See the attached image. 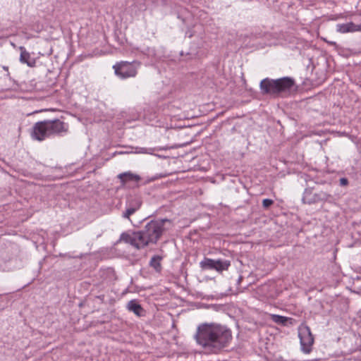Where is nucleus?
<instances>
[{"label": "nucleus", "mask_w": 361, "mask_h": 361, "mask_svg": "<svg viewBox=\"0 0 361 361\" xmlns=\"http://www.w3.org/2000/svg\"><path fill=\"white\" fill-rule=\"evenodd\" d=\"M336 31L341 33L361 31V25H356L352 22L336 25Z\"/></svg>", "instance_id": "obj_9"}, {"label": "nucleus", "mask_w": 361, "mask_h": 361, "mask_svg": "<svg viewBox=\"0 0 361 361\" xmlns=\"http://www.w3.org/2000/svg\"><path fill=\"white\" fill-rule=\"evenodd\" d=\"M31 136L34 140L43 141L51 137L45 120L35 123L32 127Z\"/></svg>", "instance_id": "obj_8"}, {"label": "nucleus", "mask_w": 361, "mask_h": 361, "mask_svg": "<svg viewBox=\"0 0 361 361\" xmlns=\"http://www.w3.org/2000/svg\"><path fill=\"white\" fill-rule=\"evenodd\" d=\"M19 49L20 51V61L22 63H26L29 67H34L36 61L31 58L30 53L26 51L24 47H20Z\"/></svg>", "instance_id": "obj_10"}, {"label": "nucleus", "mask_w": 361, "mask_h": 361, "mask_svg": "<svg viewBox=\"0 0 361 361\" xmlns=\"http://www.w3.org/2000/svg\"><path fill=\"white\" fill-rule=\"evenodd\" d=\"M118 177L123 183L128 181L137 182L140 180V177L138 175L134 174L131 172L120 173Z\"/></svg>", "instance_id": "obj_12"}, {"label": "nucleus", "mask_w": 361, "mask_h": 361, "mask_svg": "<svg viewBox=\"0 0 361 361\" xmlns=\"http://www.w3.org/2000/svg\"><path fill=\"white\" fill-rule=\"evenodd\" d=\"M230 266L231 262L228 260L221 259H215V270L218 272H221L223 271L227 270Z\"/></svg>", "instance_id": "obj_13"}, {"label": "nucleus", "mask_w": 361, "mask_h": 361, "mask_svg": "<svg viewBox=\"0 0 361 361\" xmlns=\"http://www.w3.org/2000/svg\"><path fill=\"white\" fill-rule=\"evenodd\" d=\"M127 308L130 312H133L138 317L144 316L145 311L143 308L135 300L129 301L127 305Z\"/></svg>", "instance_id": "obj_11"}, {"label": "nucleus", "mask_w": 361, "mask_h": 361, "mask_svg": "<svg viewBox=\"0 0 361 361\" xmlns=\"http://www.w3.org/2000/svg\"><path fill=\"white\" fill-rule=\"evenodd\" d=\"M299 337L301 345V350L305 353H310L312 350V345L314 343V338L308 326L300 329Z\"/></svg>", "instance_id": "obj_7"}, {"label": "nucleus", "mask_w": 361, "mask_h": 361, "mask_svg": "<svg viewBox=\"0 0 361 361\" xmlns=\"http://www.w3.org/2000/svg\"><path fill=\"white\" fill-rule=\"evenodd\" d=\"M274 201L271 199H264L262 201V205L264 208H268L271 204H273Z\"/></svg>", "instance_id": "obj_20"}, {"label": "nucleus", "mask_w": 361, "mask_h": 361, "mask_svg": "<svg viewBox=\"0 0 361 361\" xmlns=\"http://www.w3.org/2000/svg\"><path fill=\"white\" fill-rule=\"evenodd\" d=\"M140 66L137 61L132 63L128 61H121L114 65L115 74L121 79L135 77L137 75V69Z\"/></svg>", "instance_id": "obj_4"}, {"label": "nucleus", "mask_w": 361, "mask_h": 361, "mask_svg": "<svg viewBox=\"0 0 361 361\" xmlns=\"http://www.w3.org/2000/svg\"><path fill=\"white\" fill-rule=\"evenodd\" d=\"M332 195L324 191L312 193L311 189H305L302 201L304 204H312L320 202H331Z\"/></svg>", "instance_id": "obj_5"}, {"label": "nucleus", "mask_w": 361, "mask_h": 361, "mask_svg": "<svg viewBox=\"0 0 361 361\" xmlns=\"http://www.w3.org/2000/svg\"><path fill=\"white\" fill-rule=\"evenodd\" d=\"M142 204V202L139 197H133L130 199L126 204V206L135 209V210L137 211Z\"/></svg>", "instance_id": "obj_17"}, {"label": "nucleus", "mask_w": 361, "mask_h": 361, "mask_svg": "<svg viewBox=\"0 0 361 361\" xmlns=\"http://www.w3.org/2000/svg\"><path fill=\"white\" fill-rule=\"evenodd\" d=\"M339 182H340V185L342 186H345L348 184V180L346 178H341L339 180Z\"/></svg>", "instance_id": "obj_21"}, {"label": "nucleus", "mask_w": 361, "mask_h": 361, "mask_svg": "<svg viewBox=\"0 0 361 361\" xmlns=\"http://www.w3.org/2000/svg\"><path fill=\"white\" fill-rule=\"evenodd\" d=\"M295 86V81L292 78L283 77L279 79L266 78L259 84L262 94L279 95L289 93Z\"/></svg>", "instance_id": "obj_3"}, {"label": "nucleus", "mask_w": 361, "mask_h": 361, "mask_svg": "<svg viewBox=\"0 0 361 361\" xmlns=\"http://www.w3.org/2000/svg\"><path fill=\"white\" fill-rule=\"evenodd\" d=\"M195 338L204 349L217 353L231 342L232 334L226 326L204 324L198 326Z\"/></svg>", "instance_id": "obj_1"}, {"label": "nucleus", "mask_w": 361, "mask_h": 361, "mask_svg": "<svg viewBox=\"0 0 361 361\" xmlns=\"http://www.w3.org/2000/svg\"><path fill=\"white\" fill-rule=\"evenodd\" d=\"M45 122L51 137L55 135H61L63 133L68 132V123L60 119L56 118L52 120H45Z\"/></svg>", "instance_id": "obj_6"}, {"label": "nucleus", "mask_w": 361, "mask_h": 361, "mask_svg": "<svg viewBox=\"0 0 361 361\" xmlns=\"http://www.w3.org/2000/svg\"><path fill=\"white\" fill-rule=\"evenodd\" d=\"M161 148L158 147H135V153L137 154H154V152L156 151L161 150Z\"/></svg>", "instance_id": "obj_16"}, {"label": "nucleus", "mask_w": 361, "mask_h": 361, "mask_svg": "<svg viewBox=\"0 0 361 361\" xmlns=\"http://www.w3.org/2000/svg\"><path fill=\"white\" fill-rule=\"evenodd\" d=\"M161 257L159 255L153 256L149 262V265L153 267L157 271H160L161 269Z\"/></svg>", "instance_id": "obj_15"}, {"label": "nucleus", "mask_w": 361, "mask_h": 361, "mask_svg": "<svg viewBox=\"0 0 361 361\" xmlns=\"http://www.w3.org/2000/svg\"><path fill=\"white\" fill-rule=\"evenodd\" d=\"M200 265L202 269L215 270V259L205 257L200 262Z\"/></svg>", "instance_id": "obj_14"}, {"label": "nucleus", "mask_w": 361, "mask_h": 361, "mask_svg": "<svg viewBox=\"0 0 361 361\" xmlns=\"http://www.w3.org/2000/svg\"><path fill=\"white\" fill-rule=\"evenodd\" d=\"M135 212H136V210H135V209H133V208H130V207L126 206V209L124 212H123L122 217L124 219H129L130 216L132 214H133Z\"/></svg>", "instance_id": "obj_19"}, {"label": "nucleus", "mask_w": 361, "mask_h": 361, "mask_svg": "<svg viewBox=\"0 0 361 361\" xmlns=\"http://www.w3.org/2000/svg\"><path fill=\"white\" fill-rule=\"evenodd\" d=\"M166 223L170 224L167 219L151 220L140 231L123 233L120 240L137 249L144 248L149 244H156L166 230Z\"/></svg>", "instance_id": "obj_2"}, {"label": "nucleus", "mask_w": 361, "mask_h": 361, "mask_svg": "<svg viewBox=\"0 0 361 361\" xmlns=\"http://www.w3.org/2000/svg\"><path fill=\"white\" fill-rule=\"evenodd\" d=\"M271 319L274 323L281 324L283 326L286 325V322L289 319H290L288 317L281 316L279 314H271Z\"/></svg>", "instance_id": "obj_18"}, {"label": "nucleus", "mask_w": 361, "mask_h": 361, "mask_svg": "<svg viewBox=\"0 0 361 361\" xmlns=\"http://www.w3.org/2000/svg\"><path fill=\"white\" fill-rule=\"evenodd\" d=\"M4 69L8 71V67L4 66Z\"/></svg>", "instance_id": "obj_22"}]
</instances>
